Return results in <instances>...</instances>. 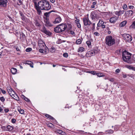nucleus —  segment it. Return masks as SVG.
I'll return each mask as SVG.
<instances>
[{"label":"nucleus","mask_w":135,"mask_h":135,"mask_svg":"<svg viewBox=\"0 0 135 135\" xmlns=\"http://www.w3.org/2000/svg\"><path fill=\"white\" fill-rule=\"evenodd\" d=\"M32 49L30 48H27L26 50V51L27 52H29L32 50Z\"/></svg>","instance_id":"39"},{"label":"nucleus","mask_w":135,"mask_h":135,"mask_svg":"<svg viewBox=\"0 0 135 135\" xmlns=\"http://www.w3.org/2000/svg\"><path fill=\"white\" fill-rule=\"evenodd\" d=\"M50 116L51 115H49L48 114H46L45 115V116L46 117L48 118H49V117H50Z\"/></svg>","instance_id":"61"},{"label":"nucleus","mask_w":135,"mask_h":135,"mask_svg":"<svg viewBox=\"0 0 135 135\" xmlns=\"http://www.w3.org/2000/svg\"><path fill=\"white\" fill-rule=\"evenodd\" d=\"M70 33L71 34V35H73L74 36H75V34L74 31H70Z\"/></svg>","instance_id":"45"},{"label":"nucleus","mask_w":135,"mask_h":135,"mask_svg":"<svg viewBox=\"0 0 135 135\" xmlns=\"http://www.w3.org/2000/svg\"><path fill=\"white\" fill-rule=\"evenodd\" d=\"M46 25L49 26H52V24L47 21L46 22Z\"/></svg>","instance_id":"32"},{"label":"nucleus","mask_w":135,"mask_h":135,"mask_svg":"<svg viewBox=\"0 0 135 135\" xmlns=\"http://www.w3.org/2000/svg\"><path fill=\"white\" fill-rule=\"evenodd\" d=\"M11 97L14 99L17 100H19V98L17 96V95L15 93V94H13L12 95H10Z\"/></svg>","instance_id":"15"},{"label":"nucleus","mask_w":135,"mask_h":135,"mask_svg":"<svg viewBox=\"0 0 135 135\" xmlns=\"http://www.w3.org/2000/svg\"><path fill=\"white\" fill-rule=\"evenodd\" d=\"M35 25L39 27L40 26V25L39 22L37 20L35 21Z\"/></svg>","instance_id":"34"},{"label":"nucleus","mask_w":135,"mask_h":135,"mask_svg":"<svg viewBox=\"0 0 135 135\" xmlns=\"http://www.w3.org/2000/svg\"><path fill=\"white\" fill-rule=\"evenodd\" d=\"M18 3L17 4L18 5H20L22 4V2L21 0H18Z\"/></svg>","instance_id":"46"},{"label":"nucleus","mask_w":135,"mask_h":135,"mask_svg":"<svg viewBox=\"0 0 135 135\" xmlns=\"http://www.w3.org/2000/svg\"><path fill=\"white\" fill-rule=\"evenodd\" d=\"M122 36L123 37V39L126 41L130 42L132 40L131 36L128 34L124 33L122 35Z\"/></svg>","instance_id":"5"},{"label":"nucleus","mask_w":135,"mask_h":135,"mask_svg":"<svg viewBox=\"0 0 135 135\" xmlns=\"http://www.w3.org/2000/svg\"><path fill=\"white\" fill-rule=\"evenodd\" d=\"M9 110V109L8 108L5 109L4 110L5 112L6 113L8 112Z\"/></svg>","instance_id":"56"},{"label":"nucleus","mask_w":135,"mask_h":135,"mask_svg":"<svg viewBox=\"0 0 135 135\" xmlns=\"http://www.w3.org/2000/svg\"><path fill=\"white\" fill-rule=\"evenodd\" d=\"M41 31L43 32L48 35H51V33L49 31L47 30L45 27H43L41 30Z\"/></svg>","instance_id":"8"},{"label":"nucleus","mask_w":135,"mask_h":135,"mask_svg":"<svg viewBox=\"0 0 135 135\" xmlns=\"http://www.w3.org/2000/svg\"><path fill=\"white\" fill-rule=\"evenodd\" d=\"M123 77L125 78L127 77V75H126L123 74Z\"/></svg>","instance_id":"63"},{"label":"nucleus","mask_w":135,"mask_h":135,"mask_svg":"<svg viewBox=\"0 0 135 135\" xmlns=\"http://www.w3.org/2000/svg\"><path fill=\"white\" fill-rule=\"evenodd\" d=\"M68 54L67 53H64L63 54V56L64 57H68Z\"/></svg>","instance_id":"48"},{"label":"nucleus","mask_w":135,"mask_h":135,"mask_svg":"<svg viewBox=\"0 0 135 135\" xmlns=\"http://www.w3.org/2000/svg\"><path fill=\"white\" fill-rule=\"evenodd\" d=\"M8 92L10 95H12L13 94H15L14 91L11 88H8L7 89Z\"/></svg>","instance_id":"14"},{"label":"nucleus","mask_w":135,"mask_h":135,"mask_svg":"<svg viewBox=\"0 0 135 135\" xmlns=\"http://www.w3.org/2000/svg\"><path fill=\"white\" fill-rule=\"evenodd\" d=\"M0 100L3 103L5 101V99L3 97H1Z\"/></svg>","instance_id":"40"},{"label":"nucleus","mask_w":135,"mask_h":135,"mask_svg":"<svg viewBox=\"0 0 135 135\" xmlns=\"http://www.w3.org/2000/svg\"><path fill=\"white\" fill-rule=\"evenodd\" d=\"M35 7L37 12V13L40 15L42 13L41 10L48 11L51 9V6L49 2L47 0H42L38 2L34 3Z\"/></svg>","instance_id":"1"},{"label":"nucleus","mask_w":135,"mask_h":135,"mask_svg":"<svg viewBox=\"0 0 135 135\" xmlns=\"http://www.w3.org/2000/svg\"><path fill=\"white\" fill-rule=\"evenodd\" d=\"M96 3H96V2H94L93 3V5H95L96 4Z\"/></svg>","instance_id":"64"},{"label":"nucleus","mask_w":135,"mask_h":135,"mask_svg":"<svg viewBox=\"0 0 135 135\" xmlns=\"http://www.w3.org/2000/svg\"><path fill=\"white\" fill-rule=\"evenodd\" d=\"M79 22L80 20L78 19H76L75 20V23L76 24L77 27L78 28H80L81 27Z\"/></svg>","instance_id":"16"},{"label":"nucleus","mask_w":135,"mask_h":135,"mask_svg":"<svg viewBox=\"0 0 135 135\" xmlns=\"http://www.w3.org/2000/svg\"><path fill=\"white\" fill-rule=\"evenodd\" d=\"M120 71V70L119 69H117L115 71V72L117 73H119Z\"/></svg>","instance_id":"50"},{"label":"nucleus","mask_w":135,"mask_h":135,"mask_svg":"<svg viewBox=\"0 0 135 135\" xmlns=\"http://www.w3.org/2000/svg\"><path fill=\"white\" fill-rule=\"evenodd\" d=\"M7 2V0H0V6L3 7H6Z\"/></svg>","instance_id":"9"},{"label":"nucleus","mask_w":135,"mask_h":135,"mask_svg":"<svg viewBox=\"0 0 135 135\" xmlns=\"http://www.w3.org/2000/svg\"><path fill=\"white\" fill-rule=\"evenodd\" d=\"M76 42L77 44H80L81 43V40L80 39H78L76 41Z\"/></svg>","instance_id":"30"},{"label":"nucleus","mask_w":135,"mask_h":135,"mask_svg":"<svg viewBox=\"0 0 135 135\" xmlns=\"http://www.w3.org/2000/svg\"><path fill=\"white\" fill-rule=\"evenodd\" d=\"M127 68L129 69H131L135 70V68L133 66H127Z\"/></svg>","instance_id":"33"},{"label":"nucleus","mask_w":135,"mask_h":135,"mask_svg":"<svg viewBox=\"0 0 135 135\" xmlns=\"http://www.w3.org/2000/svg\"><path fill=\"white\" fill-rule=\"evenodd\" d=\"M22 97H23V98L26 102H30V100L28 98L25 97L24 95H22Z\"/></svg>","instance_id":"29"},{"label":"nucleus","mask_w":135,"mask_h":135,"mask_svg":"<svg viewBox=\"0 0 135 135\" xmlns=\"http://www.w3.org/2000/svg\"><path fill=\"white\" fill-rule=\"evenodd\" d=\"M105 132H107L106 134H111L113 133L114 132V131L113 130L110 129L106 131Z\"/></svg>","instance_id":"27"},{"label":"nucleus","mask_w":135,"mask_h":135,"mask_svg":"<svg viewBox=\"0 0 135 135\" xmlns=\"http://www.w3.org/2000/svg\"><path fill=\"white\" fill-rule=\"evenodd\" d=\"M67 25L65 24H61L59 25L54 28V31L56 32L59 33L64 31L66 28Z\"/></svg>","instance_id":"2"},{"label":"nucleus","mask_w":135,"mask_h":135,"mask_svg":"<svg viewBox=\"0 0 135 135\" xmlns=\"http://www.w3.org/2000/svg\"><path fill=\"white\" fill-rule=\"evenodd\" d=\"M124 12V10L121 11L120 10L119 11V14H120V15H121L122 14H123Z\"/></svg>","instance_id":"49"},{"label":"nucleus","mask_w":135,"mask_h":135,"mask_svg":"<svg viewBox=\"0 0 135 135\" xmlns=\"http://www.w3.org/2000/svg\"><path fill=\"white\" fill-rule=\"evenodd\" d=\"M67 26H68L69 29H70L71 28L72 26L71 23H68Z\"/></svg>","instance_id":"41"},{"label":"nucleus","mask_w":135,"mask_h":135,"mask_svg":"<svg viewBox=\"0 0 135 135\" xmlns=\"http://www.w3.org/2000/svg\"><path fill=\"white\" fill-rule=\"evenodd\" d=\"M52 11H51L49 12H46L45 13H44V15L45 16L47 17H48L49 16V15L50 14V13L52 12Z\"/></svg>","instance_id":"35"},{"label":"nucleus","mask_w":135,"mask_h":135,"mask_svg":"<svg viewBox=\"0 0 135 135\" xmlns=\"http://www.w3.org/2000/svg\"><path fill=\"white\" fill-rule=\"evenodd\" d=\"M131 56V54L126 51L123 52L122 54L123 59V60L125 62L128 63H131V61L130 60Z\"/></svg>","instance_id":"3"},{"label":"nucleus","mask_w":135,"mask_h":135,"mask_svg":"<svg viewBox=\"0 0 135 135\" xmlns=\"http://www.w3.org/2000/svg\"><path fill=\"white\" fill-rule=\"evenodd\" d=\"M44 51L42 49H40L39 50V52L41 53H44Z\"/></svg>","instance_id":"51"},{"label":"nucleus","mask_w":135,"mask_h":135,"mask_svg":"<svg viewBox=\"0 0 135 135\" xmlns=\"http://www.w3.org/2000/svg\"><path fill=\"white\" fill-rule=\"evenodd\" d=\"M16 121V120L15 119H12L11 120V122L13 123H15Z\"/></svg>","instance_id":"47"},{"label":"nucleus","mask_w":135,"mask_h":135,"mask_svg":"<svg viewBox=\"0 0 135 135\" xmlns=\"http://www.w3.org/2000/svg\"><path fill=\"white\" fill-rule=\"evenodd\" d=\"M49 118L51 120H54L55 119L54 118L51 116H50V117H49Z\"/></svg>","instance_id":"59"},{"label":"nucleus","mask_w":135,"mask_h":135,"mask_svg":"<svg viewBox=\"0 0 135 135\" xmlns=\"http://www.w3.org/2000/svg\"><path fill=\"white\" fill-rule=\"evenodd\" d=\"M95 23H93L92 24V28L93 30H94L95 28Z\"/></svg>","instance_id":"55"},{"label":"nucleus","mask_w":135,"mask_h":135,"mask_svg":"<svg viewBox=\"0 0 135 135\" xmlns=\"http://www.w3.org/2000/svg\"><path fill=\"white\" fill-rule=\"evenodd\" d=\"M86 43L87 44L88 46L90 45H91V42L89 41H87L86 42Z\"/></svg>","instance_id":"52"},{"label":"nucleus","mask_w":135,"mask_h":135,"mask_svg":"<svg viewBox=\"0 0 135 135\" xmlns=\"http://www.w3.org/2000/svg\"><path fill=\"white\" fill-rule=\"evenodd\" d=\"M18 110L19 112L21 114H23L24 113V110L23 109H21L20 108H18Z\"/></svg>","instance_id":"22"},{"label":"nucleus","mask_w":135,"mask_h":135,"mask_svg":"<svg viewBox=\"0 0 135 135\" xmlns=\"http://www.w3.org/2000/svg\"><path fill=\"white\" fill-rule=\"evenodd\" d=\"M84 24L85 26H89L91 24V22L89 20L88 17H85L83 18Z\"/></svg>","instance_id":"7"},{"label":"nucleus","mask_w":135,"mask_h":135,"mask_svg":"<svg viewBox=\"0 0 135 135\" xmlns=\"http://www.w3.org/2000/svg\"><path fill=\"white\" fill-rule=\"evenodd\" d=\"M134 7L133 6H129V8L131 9H133Z\"/></svg>","instance_id":"54"},{"label":"nucleus","mask_w":135,"mask_h":135,"mask_svg":"<svg viewBox=\"0 0 135 135\" xmlns=\"http://www.w3.org/2000/svg\"><path fill=\"white\" fill-rule=\"evenodd\" d=\"M127 23V21H123L120 23L119 26L120 27H122L125 26Z\"/></svg>","instance_id":"17"},{"label":"nucleus","mask_w":135,"mask_h":135,"mask_svg":"<svg viewBox=\"0 0 135 135\" xmlns=\"http://www.w3.org/2000/svg\"><path fill=\"white\" fill-rule=\"evenodd\" d=\"M93 51L94 53L95 54H96L98 52L99 50L98 48L97 47H95Z\"/></svg>","instance_id":"25"},{"label":"nucleus","mask_w":135,"mask_h":135,"mask_svg":"<svg viewBox=\"0 0 135 135\" xmlns=\"http://www.w3.org/2000/svg\"><path fill=\"white\" fill-rule=\"evenodd\" d=\"M88 55L90 54V55L89 56H93L96 54L94 53L93 51H89L88 52Z\"/></svg>","instance_id":"24"},{"label":"nucleus","mask_w":135,"mask_h":135,"mask_svg":"<svg viewBox=\"0 0 135 135\" xmlns=\"http://www.w3.org/2000/svg\"><path fill=\"white\" fill-rule=\"evenodd\" d=\"M62 19L60 16H58L56 18L55 21H54V24L59 23L61 21Z\"/></svg>","instance_id":"11"},{"label":"nucleus","mask_w":135,"mask_h":135,"mask_svg":"<svg viewBox=\"0 0 135 135\" xmlns=\"http://www.w3.org/2000/svg\"><path fill=\"white\" fill-rule=\"evenodd\" d=\"M115 40L111 36H107L105 38V43L109 46L114 44Z\"/></svg>","instance_id":"4"},{"label":"nucleus","mask_w":135,"mask_h":135,"mask_svg":"<svg viewBox=\"0 0 135 135\" xmlns=\"http://www.w3.org/2000/svg\"><path fill=\"white\" fill-rule=\"evenodd\" d=\"M94 34L96 36H99L100 35L99 33L97 32H95L94 33Z\"/></svg>","instance_id":"44"},{"label":"nucleus","mask_w":135,"mask_h":135,"mask_svg":"<svg viewBox=\"0 0 135 135\" xmlns=\"http://www.w3.org/2000/svg\"><path fill=\"white\" fill-rule=\"evenodd\" d=\"M98 13L96 11H92L90 14V17L91 19L94 20L97 18L98 17Z\"/></svg>","instance_id":"6"},{"label":"nucleus","mask_w":135,"mask_h":135,"mask_svg":"<svg viewBox=\"0 0 135 135\" xmlns=\"http://www.w3.org/2000/svg\"><path fill=\"white\" fill-rule=\"evenodd\" d=\"M20 14L21 16V18L22 19V20L23 21H25V20L26 18L24 16L22 12H20Z\"/></svg>","instance_id":"28"},{"label":"nucleus","mask_w":135,"mask_h":135,"mask_svg":"<svg viewBox=\"0 0 135 135\" xmlns=\"http://www.w3.org/2000/svg\"><path fill=\"white\" fill-rule=\"evenodd\" d=\"M104 22L102 20H100L97 24L98 26L101 27L103 28H105V26L104 25Z\"/></svg>","instance_id":"10"},{"label":"nucleus","mask_w":135,"mask_h":135,"mask_svg":"<svg viewBox=\"0 0 135 135\" xmlns=\"http://www.w3.org/2000/svg\"><path fill=\"white\" fill-rule=\"evenodd\" d=\"M11 72L13 74H15L17 72V69L16 68H12L11 70Z\"/></svg>","instance_id":"19"},{"label":"nucleus","mask_w":135,"mask_h":135,"mask_svg":"<svg viewBox=\"0 0 135 135\" xmlns=\"http://www.w3.org/2000/svg\"><path fill=\"white\" fill-rule=\"evenodd\" d=\"M130 28L132 29L135 28V20L133 22L132 24L130 26Z\"/></svg>","instance_id":"23"},{"label":"nucleus","mask_w":135,"mask_h":135,"mask_svg":"<svg viewBox=\"0 0 135 135\" xmlns=\"http://www.w3.org/2000/svg\"><path fill=\"white\" fill-rule=\"evenodd\" d=\"M7 131H10L13 129V127L12 126L8 125L7 126Z\"/></svg>","instance_id":"21"},{"label":"nucleus","mask_w":135,"mask_h":135,"mask_svg":"<svg viewBox=\"0 0 135 135\" xmlns=\"http://www.w3.org/2000/svg\"><path fill=\"white\" fill-rule=\"evenodd\" d=\"M55 132L56 134L59 133V134L62 135V133H63V132L62 131L60 130L57 129L55 130Z\"/></svg>","instance_id":"20"},{"label":"nucleus","mask_w":135,"mask_h":135,"mask_svg":"<svg viewBox=\"0 0 135 135\" xmlns=\"http://www.w3.org/2000/svg\"><path fill=\"white\" fill-rule=\"evenodd\" d=\"M47 126L49 127L52 128L53 126V125L51 123H49L47 124Z\"/></svg>","instance_id":"38"},{"label":"nucleus","mask_w":135,"mask_h":135,"mask_svg":"<svg viewBox=\"0 0 135 135\" xmlns=\"http://www.w3.org/2000/svg\"><path fill=\"white\" fill-rule=\"evenodd\" d=\"M38 45L41 48V47L42 46L43 47L44 46L45 44L43 43V41H42L41 40L39 41H38Z\"/></svg>","instance_id":"18"},{"label":"nucleus","mask_w":135,"mask_h":135,"mask_svg":"<svg viewBox=\"0 0 135 135\" xmlns=\"http://www.w3.org/2000/svg\"><path fill=\"white\" fill-rule=\"evenodd\" d=\"M118 18V17L116 16L112 17L110 19V22L111 23H114L117 20Z\"/></svg>","instance_id":"12"},{"label":"nucleus","mask_w":135,"mask_h":135,"mask_svg":"<svg viewBox=\"0 0 135 135\" xmlns=\"http://www.w3.org/2000/svg\"><path fill=\"white\" fill-rule=\"evenodd\" d=\"M91 73L93 75H96V73L94 71H91Z\"/></svg>","instance_id":"58"},{"label":"nucleus","mask_w":135,"mask_h":135,"mask_svg":"<svg viewBox=\"0 0 135 135\" xmlns=\"http://www.w3.org/2000/svg\"><path fill=\"white\" fill-rule=\"evenodd\" d=\"M108 79L111 82H113L114 81V78L109 79Z\"/></svg>","instance_id":"57"},{"label":"nucleus","mask_w":135,"mask_h":135,"mask_svg":"<svg viewBox=\"0 0 135 135\" xmlns=\"http://www.w3.org/2000/svg\"><path fill=\"white\" fill-rule=\"evenodd\" d=\"M129 13V15L130 16H132V15L133 12L132 10H129L128 11Z\"/></svg>","instance_id":"36"},{"label":"nucleus","mask_w":135,"mask_h":135,"mask_svg":"<svg viewBox=\"0 0 135 135\" xmlns=\"http://www.w3.org/2000/svg\"><path fill=\"white\" fill-rule=\"evenodd\" d=\"M96 75L99 77H104V75H102V74L100 73H96Z\"/></svg>","instance_id":"31"},{"label":"nucleus","mask_w":135,"mask_h":135,"mask_svg":"<svg viewBox=\"0 0 135 135\" xmlns=\"http://www.w3.org/2000/svg\"><path fill=\"white\" fill-rule=\"evenodd\" d=\"M25 35L23 32L20 33V38L22 41L23 42L25 41Z\"/></svg>","instance_id":"13"},{"label":"nucleus","mask_w":135,"mask_h":135,"mask_svg":"<svg viewBox=\"0 0 135 135\" xmlns=\"http://www.w3.org/2000/svg\"><path fill=\"white\" fill-rule=\"evenodd\" d=\"M84 50V48L82 47H80L79 48L78 50V52H82Z\"/></svg>","instance_id":"26"},{"label":"nucleus","mask_w":135,"mask_h":135,"mask_svg":"<svg viewBox=\"0 0 135 135\" xmlns=\"http://www.w3.org/2000/svg\"><path fill=\"white\" fill-rule=\"evenodd\" d=\"M50 2L52 3H54L55 1V0H50Z\"/></svg>","instance_id":"60"},{"label":"nucleus","mask_w":135,"mask_h":135,"mask_svg":"<svg viewBox=\"0 0 135 135\" xmlns=\"http://www.w3.org/2000/svg\"><path fill=\"white\" fill-rule=\"evenodd\" d=\"M124 15L126 17H128L130 16L129 15V13H128V11H126L124 14Z\"/></svg>","instance_id":"42"},{"label":"nucleus","mask_w":135,"mask_h":135,"mask_svg":"<svg viewBox=\"0 0 135 135\" xmlns=\"http://www.w3.org/2000/svg\"><path fill=\"white\" fill-rule=\"evenodd\" d=\"M123 9L125 10L127 9V6L126 4H124L123 5Z\"/></svg>","instance_id":"37"},{"label":"nucleus","mask_w":135,"mask_h":135,"mask_svg":"<svg viewBox=\"0 0 135 135\" xmlns=\"http://www.w3.org/2000/svg\"><path fill=\"white\" fill-rule=\"evenodd\" d=\"M1 92L3 94H5L6 93V91L3 90H2Z\"/></svg>","instance_id":"62"},{"label":"nucleus","mask_w":135,"mask_h":135,"mask_svg":"<svg viewBox=\"0 0 135 135\" xmlns=\"http://www.w3.org/2000/svg\"><path fill=\"white\" fill-rule=\"evenodd\" d=\"M116 15H117L118 16H120V14H119V11H116L115 13Z\"/></svg>","instance_id":"53"},{"label":"nucleus","mask_w":135,"mask_h":135,"mask_svg":"<svg viewBox=\"0 0 135 135\" xmlns=\"http://www.w3.org/2000/svg\"><path fill=\"white\" fill-rule=\"evenodd\" d=\"M1 128L5 131H7V127H6L5 126H3L1 127Z\"/></svg>","instance_id":"43"}]
</instances>
